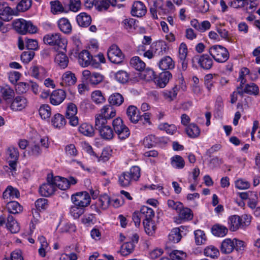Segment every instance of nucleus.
Masks as SVG:
<instances>
[{
	"label": "nucleus",
	"instance_id": "nucleus-1",
	"mask_svg": "<svg viewBox=\"0 0 260 260\" xmlns=\"http://www.w3.org/2000/svg\"><path fill=\"white\" fill-rule=\"evenodd\" d=\"M140 177V168L138 166L132 167L129 171L124 172L118 176V183L122 187H127Z\"/></svg>",
	"mask_w": 260,
	"mask_h": 260
},
{
	"label": "nucleus",
	"instance_id": "nucleus-2",
	"mask_svg": "<svg viewBox=\"0 0 260 260\" xmlns=\"http://www.w3.org/2000/svg\"><path fill=\"white\" fill-rule=\"evenodd\" d=\"M13 28L18 33L25 35L28 32L35 34L38 31L37 27L34 25L31 21H27L23 19H18L13 22Z\"/></svg>",
	"mask_w": 260,
	"mask_h": 260
},
{
	"label": "nucleus",
	"instance_id": "nucleus-3",
	"mask_svg": "<svg viewBox=\"0 0 260 260\" xmlns=\"http://www.w3.org/2000/svg\"><path fill=\"white\" fill-rule=\"evenodd\" d=\"M209 53L217 62H225L229 58L228 49L219 45H215L209 48Z\"/></svg>",
	"mask_w": 260,
	"mask_h": 260
},
{
	"label": "nucleus",
	"instance_id": "nucleus-4",
	"mask_svg": "<svg viewBox=\"0 0 260 260\" xmlns=\"http://www.w3.org/2000/svg\"><path fill=\"white\" fill-rule=\"evenodd\" d=\"M43 41L45 44L57 47L61 49H66L67 41L59 33H50L44 36Z\"/></svg>",
	"mask_w": 260,
	"mask_h": 260
},
{
	"label": "nucleus",
	"instance_id": "nucleus-5",
	"mask_svg": "<svg viewBox=\"0 0 260 260\" xmlns=\"http://www.w3.org/2000/svg\"><path fill=\"white\" fill-rule=\"evenodd\" d=\"M193 68H198V64L201 69L208 70L213 66V60L208 54L197 55L191 59Z\"/></svg>",
	"mask_w": 260,
	"mask_h": 260
},
{
	"label": "nucleus",
	"instance_id": "nucleus-6",
	"mask_svg": "<svg viewBox=\"0 0 260 260\" xmlns=\"http://www.w3.org/2000/svg\"><path fill=\"white\" fill-rule=\"evenodd\" d=\"M112 125L115 133L120 140H125L130 135V131L119 117L113 120Z\"/></svg>",
	"mask_w": 260,
	"mask_h": 260
},
{
	"label": "nucleus",
	"instance_id": "nucleus-7",
	"mask_svg": "<svg viewBox=\"0 0 260 260\" xmlns=\"http://www.w3.org/2000/svg\"><path fill=\"white\" fill-rule=\"evenodd\" d=\"M71 200L74 205L85 208L90 203L91 198L86 191L77 192L71 197Z\"/></svg>",
	"mask_w": 260,
	"mask_h": 260
},
{
	"label": "nucleus",
	"instance_id": "nucleus-8",
	"mask_svg": "<svg viewBox=\"0 0 260 260\" xmlns=\"http://www.w3.org/2000/svg\"><path fill=\"white\" fill-rule=\"evenodd\" d=\"M107 56L111 62L116 64L122 62L124 57L120 48L115 44L111 45L108 49Z\"/></svg>",
	"mask_w": 260,
	"mask_h": 260
},
{
	"label": "nucleus",
	"instance_id": "nucleus-9",
	"mask_svg": "<svg viewBox=\"0 0 260 260\" xmlns=\"http://www.w3.org/2000/svg\"><path fill=\"white\" fill-rule=\"evenodd\" d=\"M7 162L10 167L9 169L12 172L15 173L17 168V161L19 156V153L17 148L11 146L7 149Z\"/></svg>",
	"mask_w": 260,
	"mask_h": 260
},
{
	"label": "nucleus",
	"instance_id": "nucleus-10",
	"mask_svg": "<svg viewBox=\"0 0 260 260\" xmlns=\"http://www.w3.org/2000/svg\"><path fill=\"white\" fill-rule=\"evenodd\" d=\"M55 185L53 183V177L48 176L47 182L42 184L39 188V192L42 196L49 197L55 191Z\"/></svg>",
	"mask_w": 260,
	"mask_h": 260
},
{
	"label": "nucleus",
	"instance_id": "nucleus-11",
	"mask_svg": "<svg viewBox=\"0 0 260 260\" xmlns=\"http://www.w3.org/2000/svg\"><path fill=\"white\" fill-rule=\"evenodd\" d=\"M150 13L154 19L158 18L157 13L159 14H166L168 12L164 0H155L153 1V6L150 8Z\"/></svg>",
	"mask_w": 260,
	"mask_h": 260
},
{
	"label": "nucleus",
	"instance_id": "nucleus-12",
	"mask_svg": "<svg viewBox=\"0 0 260 260\" xmlns=\"http://www.w3.org/2000/svg\"><path fill=\"white\" fill-rule=\"evenodd\" d=\"M82 75L84 79L91 85H96L101 83L104 76L98 73L93 72L91 73L88 70H84L82 72Z\"/></svg>",
	"mask_w": 260,
	"mask_h": 260
},
{
	"label": "nucleus",
	"instance_id": "nucleus-13",
	"mask_svg": "<svg viewBox=\"0 0 260 260\" xmlns=\"http://www.w3.org/2000/svg\"><path fill=\"white\" fill-rule=\"evenodd\" d=\"M77 113V108L73 103H70L67 108L66 116L67 118L69 119L70 124L73 126H76L79 123V119L76 114Z\"/></svg>",
	"mask_w": 260,
	"mask_h": 260
},
{
	"label": "nucleus",
	"instance_id": "nucleus-14",
	"mask_svg": "<svg viewBox=\"0 0 260 260\" xmlns=\"http://www.w3.org/2000/svg\"><path fill=\"white\" fill-rule=\"evenodd\" d=\"M188 54L187 45L184 42L181 43L178 48V57L179 62L181 63V68L183 71L186 70L188 66V61L186 59Z\"/></svg>",
	"mask_w": 260,
	"mask_h": 260
},
{
	"label": "nucleus",
	"instance_id": "nucleus-15",
	"mask_svg": "<svg viewBox=\"0 0 260 260\" xmlns=\"http://www.w3.org/2000/svg\"><path fill=\"white\" fill-rule=\"evenodd\" d=\"M10 107L14 111H21L27 105V99L23 96H17L12 100Z\"/></svg>",
	"mask_w": 260,
	"mask_h": 260
},
{
	"label": "nucleus",
	"instance_id": "nucleus-16",
	"mask_svg": "<svg viewBox=\"0 0 260 260\" xmlns=\"http://www.w3.org/2000/svg\"><path fill=\"white\" fill-rule=\"evenodd\" d=\"M146 12V7L143 3L140 1H136L134 2L131 12L133 16L142 17L145 15Z\"/></svg>",
	"mask_w": 260,
	"mask_h": 260
},
{
	"label": "nucleus",
	"instance_id": "nucleus-17",
	"mask_svg": "<svg viewBox=\"0 0 260 260\" xmlns=\"http://www.w3.org/2000/svg\"><path fill=\"white\" fill-rule=\"evenodd\" d=\"M66 98V93L62 89H57L52 91L50 95V102L57 106L63 102Z\"/></svg>",
	"mask_w": 260,
	"mask_h": 260
},
{
	"label": "nucleus",
	"instance_id": "nucleus-18",
	"mask_svg": "<svg viewBox=\"0 0 260 260\" xmlns=\"http://www.w3.org/2000/svg\"><path fill=\"white\" fill-rule=\"evenodd\" d=\"M13 10L7 3L0 2V19L9 21L12 19Z\"/></svg>",
	"mask_w": 260,
	"mask_h": 260
},
{
	"label": "nucleus",
	"instance_id": "nucleus-19",
	"mask_svg": "<svg viewBox=\"0 0 260 260\" xmlns=\"http://www.w3.org/2000/svg\"><path fill=\"white\" fill-rule=\"evenodd\" d=\"M19 197L20 192L18 189L11 185L7 186L3 193V198L5 201H10Z\"/></svg>",
	"mask_w": 260,
	"mask_h": 260
},
{
	"label": "nucleus",
	"instance_id": "nucleus-20",
	"mask_svg": "<svg viewBox=\"0 0 260 260\" xmlns=\"http://www.w3.org/2000/svg\"><path fill=\"white\" fill-rule=\"evenodd\" d=\"M7 202L6 210L12 214H19L23 211V207L17 201H5Z\"/></svg>",
	"mask_w": 260,
	"mask_h": 260
},
{
	"label": "nucleus",
	"instance_id": "nucleus-21",
	"mask_svg": "<svg viewBox=\"0 0 260 260\" xmlns=\"http://www.w3.org/2000/svg\"><path fill=\"white\" fill-rule=\"evenodd\" d=\"M172 77V75L170 72H163L160 73L157 77L155 78V82L160 88H164L168 83Z\"/></svg>",
	"mask_w": 260,
	"mask_h": 260
},
{
	"label": "nucleus",
	"instance_id": "nucleus-22",
	"mask_svg": "<svg viewBox=\"0 0 260 260\" xmlns=\"http://www.w3.org/2000/svg\"><path fill=\"white\" fill-rule=\"evenodd\" d=\"M151 49L156 56H162L167 52L168 47L165 41H159L153 43L151 46Z\"/></svg>",
	"mask_w": 260,
	"mask_h": 260
},
{
	"label": "nucleus",
	"instance_id": "nucleus-23",
	"mask_svg": "<svg viewBox=\"0 0 260 260\" xmlns=\"http://www.w3.org/2000/svg\"><path fill=\"white\" fill-rule=\"evenodd\" d=\"M259 91L258 86L254 83H250L246 84L243 90L242 89L238 90V93L241 95H243L244 93H246L250 95L257 96L259 94Z\"/></svg>",
	"mask_w": 260,
	"mask_h": 260
},
{
	"label": "nucleus",
	"instance_id": "nucleus-24",
	"mask_svg": "<svg viewBox=\"0 0 260 260\" xmlns=\"http://www.w3.org/2000/svg\"><path fill=\"white\" fill-rule=\"evenodd\" d=\"M92 60V56L88 51L84 50L78 54L79 63L83 67L89 66Z\"/></svg>",
	"mask_w": 260,
	"mask_h": 260
},
{
	"label": "nucleus",
	"instance_id": "nucleus-25",
	"mask_svg": "<svg viewBox=\"0 0 260 260\" xmlns=\"http://www.w3.org/2000/svg\"><path fill=\"white\" fill-rule=\"evenodd\" d=\"M0 93L3 100L7 103L11 102L15 96L14 90L8 85L1 87Z\"/></svg>",
	"mask_w": 260,
	"mask_h": 260
},
{
	"label": "nucleus",
	"instance_id": "nucleus-26",
	"mask_svg": "<svg viewBox=\"0 0 260 260\" xmlns=\"http://www.w3.org/2000/svg\"><path fill=\"white\" fill-rule=\"evenodd\" d=\"M61 84L62 86H72L77 81V78L74 73L71 71L65 72L62 76Z\"/></svg>",
	"mask_w": 260,
	"mask_h": 260
},
{
	"label": "nucleus",
	"instance_id": "nucleus-27",
	"mask_svg": "<svg viewBox=\"0 0 260 260\" xmlns=\"http://www.w3.org/2000/svg\"><path fill=\"white\" fill-rule=\"evenodd\" d=\"M158 65L161 70H172L175 67V62L171 57L166 56L159 60Z\"/></svg>",
	"mask_w": 260,
	"mask_h": 260
},
{
	"label": "nucleus",
	"instance_id": "nucleus-28",
	"mask_svg": "<svg viewBox=\"0 0 260 260\" xmlns=\"http://www.w3.org/2000/svg\"><path fill=\"white\" fill-rule=\"evenodd\" d=\"M30 73L32 77L41 80L46 76V71L42 66H34L30 69Z\"/></svg>",
	"mask_w": 260,
	"mask_h": 260
},
{
	"label": "nucleus",
	"instance_id": "nucleus-29",
	"mask_svg": "<svg viewBox=\"0 0 260 260\" xmlns=\"http://www.w3.org/2000/svg\"><path fill=\"white\" fill-rule=\"evenodd\" d=\"M126 115L128 119L134 123H137L141 118L137 108L134 106H129L127 108Z\"/></svg>",
	"mask_w": 260,
	"mask_h": 260
},
{
	"label": "nucleus",
	"instance_id": "nucleus-30",
	"mask_svg": "<svg viewBox=\"0 0 260 260\" xmlns=\"http://www.w3.org/2000/svg\"><path fill=\"white\" fill-rule=\"evenodd\" d=\"M76 21L80 26L86 27L91 24V18L86 13L82 12L77 16Z\"/></svg>",
	"mask_w": 260,
	"mask_h": 260
},
{
	"label": "nucleus",
	"instance_id": "nucleus-31",
	"mask_svg": "<svg viewBox=\"0 0 260 260\" xmlns=\"http://www.w3.org/2000/svg\"><path fill=\"white\" fill-rule=\"evenodd\" d=\"M212 234L216 237H223L228 232V228L222 224L216 223L214 224L211 228Z\"/></svg>",
	"mask_w": 260,
	"mask_h": 260
},
{
	"label": "nucleus",
	"instance_id": "nucleus-32",
	"mask_svg": "<svg viewBox=\"0 0 260 260\" xmlns=\"http://www.w3.org/2000/svg\"><path fill=\"white\" fill-rule=\"evenodd\" d=\"M137 22L138 21L135 19L128 17L122 20L121 25L123 28L128 32H133L137 27Z\"/></svg>",
	"mask_w": 260,
	"mask_h": 260
},
{
	"label": "nucleus",
	"instance_id": "nucleus-33",
	"mask_svg": "<svg viewBox=\"0 0 260 260\" xmlns=\"http://www.w3.org/2000/svg\"><path fill=\"white\" fill-rule=\"evenodd\" d=\"M184 229L183 226L174 228L168 236L169 240L174 243L179 242L182 238L181 232H182Z\"/></svg>",
	"mask_w": 260,
	"mask_h": 260
},
{
	"label": "nucleus",
	"instance_id": "nucleus-34",
	"mask_svg": "<svg viewBox=\"0 0 260 260\" xmlns=\"http://www.w3.org/2000/svg\"><path fill=\"white\" fill-rule=\"evenodd\" d=\"M220 251L224 254L231 253L234 249V244L233 240L226 238L223 240L221 243Z\"/></svg>",
	"mask_w": 260,
	"mask_h": 260
},
{
	"label": "nucleus",
	"instance_id": "nucleus-35",
	"mask_svg": "<svg viewBox=\"0 0 260 260\" xmlns=\"http://www.w3.org/2000/svg\"><path fill=\"white\" fill-rule=\"evenodd\" d=\"M98 131L100 136L104 140H110L114 137V133L113 130L109 125H107Z\"/></svg>",
	"mask_w": 260,
	"mask_h": 260
},
{
	"label": "nucleus",
	"instance_id": "nucleus-36",
	"mask_svg": "<svg viewBox=\"0 0 260 260\" xmlns=\"http://www.w3.org/2000/svg\"><path fill=\"white\" fill-rule=\"evenodd\" d=\"M6 227L13 233L18 232L20 229L18 223L11 215H8L7 217Z\"/></svg>",
	"mask_w": 260,
	"mask_h": 260
},
{
	"label": "nucleus",
	"instance_id": "nucleus-37",
	"mask_svg": "<svg viewBox=\"0 0 260 260\" xmlns=\"http://www.w3.org/2000/svg\"><path fill=\"white\" fill-rule=\"evenodd\" d=\"M58 26L62 32L69 34L72 31V25L69 20L66 18H62L58 20Z\"/></svg>",
	"mask_w": 260,
	"mask_h": 260
},
{
	"label": "nucleus",
	"instance_id": "nucleus-38",
	"mask_svg": "<svg viewBox=\"0 0 260 260\" xmlns=\"http://www.w3.org/2000/svg\"><path fill=\"white\" fill-rule=\"evenodd\" d=\"M53 181L56 189L58 187L61 190H64L69 188V181L67 178L57 176L53 178Z\"/></svg>",
	"mask_w": 260,
	"mask_h": 260
},
{
	"label": "nucleus",
	"instance_id": "nucleus-39",
	"mask_svg": "<svg viewBox=\"0 0 260 260\" xmlns=\"http://www.w3.org/2000/svg\"><path fill=\"white\" fill-rule=\"evenodd\" d=\"M177 212L179 215V219L180 220V222L190 220L193 217V213L191 210L189 208H184L183 206Z\"/></svg>",
	"mask_w": 260,
	"mask_h": 260
},
{
	"label": "nucleus",
	"instance_id": "nucleus-40",
	"mask_svg": "<svg viewBox=\"0 0 260 260\" xmlns=\"http://www.w3.org/2000/svg\"><path fill=\"white\" fill-rule=\"evenodd\" d=\"M54 61L60 68L65 69L68 65L69 58L64 53L58 52L55 57Z\"/></svg>",
	"mask_w": 260,
	"mask_h": 260
},
{
	"label": "nucleus",
	"instance_id": "nucleus-41",
	"mask_svg": "<svg viewBox=\"0 0 260 260\" xmlns=\"http://www.w3.org/2000/svg\"><path fill=\"white\" fill-rule=\"evenodd\" d=\"M26 151L28 155L32 157H38L42 153V149L39 144L35 142L30 143Z\"/></svg>",
	"mask_w": 260,
	"mask_h": 260
},
{
	"label": "nucleus",
	"instance_id": "nucleus-42",
	"mask_svg": "<svg viewBox=\"0 0 260 260\" xmlns=\"http://www.w3.org/2000/svg\"><path fill=\"white\" fill-rule=\"evenodd\" d=\"M228 223L230 230L231 231H236L239 228H242L240 220V216L238 215H235L230 217Z\"/></svg>",
	"mask_w": 260,
	"mask_h": 260
},
{
	"label": "nucleus",
	"instance_id": "nucleus-43",
	"mask_svg": "<svg viewBox=\"0 0 260 260\" xmlns=\"http://www.w3.org/2000/svg\"><path fill=\"white\" fill-rule=\"evenodd\" d=\"M170 162L172 167L176 169H182L185 164L183 158L178 155H175L170 158Z\"/></svg>",
	"mask_w": 260,
	"mask_h": 260
},
{
	"label": "nucleus",
	"instance_id": "nucleus-44",
	"mask_svg": "<svg viewBox=\"0 0 260 260\" xmlns=\"http://www.w3.org/2000/svg\"><path fill=\"white\" fill-rule=\"evenodd\" d=\"M100 114L107 119H110L115 116L116 110L111 105H107L100 110Z\"/></svg>",
	"mask_w": 260,
	"mask_h": 260
},
{
	"label": "nucleus",
	"instance_id": "nucleus-45",
	"mask_svg": "<svg viewBox=\"0 0 260 260\" xmlns=\"http://www.w3.org/2000/svg\"><path fill=\"white\" fill-rule=\"evenodd\" d=\"M79 132L84 136L92 137L94 134L93 126L87 123H82L78 128Z\"/></svg>",
	"mask_w": 260,
	"mask_h": 260
},
{
	"label": "nucleus",
	"instance_id": "nucleus-46",
	"mask_svg": "<svg viewBox=\"0 0 260 260\" xmlns=\"http://www.w3.org/2000/svg\"><path fill=\"white\" fill-rule=\"evenodd\" d=\"M250 74L249 70L247 68H242L240 72L239 77L237 81L240 82V85L237 87L238 90H242L243 88V85L246 83L247 80L246 77Z\"/></svg>",
	"mask_w": 260,
	"mask_h": 260
},
{
	"label": "nucleus",
	"instance_id": "nucleus-47",
	"mask_svg": "<svg viewBox=\"0 0 260 260\" xmlns=\"http://www.w3.org/2000/svg\"><path fill=\"white\" fill-rule=\"evenodd\" d=\"M186 133L188 137L191 138L198 137L200 134V129L194 123H191L186 127Z\"/></svg>",
	"mask_w": 260,
	"mask_h": 260
},
{
	"label": "nucleus",
	"instance_id": "nucleus-48",
	"mask_svg": "<svg viewBox=\"0 0 260 260\" xmlns=\"http://www.w3.org/2000/svg\"><path fill=\"white\" fill-rule=\"evenodd\" d=\"M139 213L142 217L143 220L153 219L155 215L153 209L145 206L141 207Z\"/></svg>",
	"mask_w": 260,
	"mask_h": 260
},
{
	"label": "nucleus",
	"instance_id": "nucleus-49",
	"mask_svg": "<svg viewBox=\"0 0 260 260\" xmlns=\"http://www.w3.org/2000/svg\"><path fill=\"white\" fill-rule=\"evenodd\" d=\"M124 101L122 95L119 93H114L110 95L108 98V102L110 105L119 106Z\"/></svg>",
	"mask_w": 260,
	"mask_h": 260
},
{
	"label": "nucleus",
	"instance_id": "nucleus-50",
	"mask_svg": "<svg viewBox=\"0 0 260 260\" xmlns=\"http://www.w3.org/2000/svg\"><path fill=\"white\" fill-rule=\"evenodd\" d=\"M130 64L133 68L139 71H143L146 66L145 63L138 56L132 57L130 60Z\"/></svg>",
	"mask_w": 260,
	"mask_h": 260
},
{
	"label": "nucleus",
	"instance_id": "nucleus-51",
	"mask_svg": "<svg viewBox=\"0 0 260 260\" xmlns=\"http://www.w3.org/2000/svg\"><path fill=\"white\" fill-rule=\"evenodd\" d=\"M52 123L55 127L60 128L66 124V120L63 115L57 113L53 117Z\"/></svg>",
	"mask_w": 260,
	"mask_h": 260
},
{
	"label": "nucleus",
	"instance_id": "nucleus-52",
	"mask_svg": "<svg viewBox=\"0 0 260 260\" xmlns=\"http://www.w3.org/2000/svg\"><path fill=\"white\" fill-rule=\"evenodd\" d=\"M143 225L145 232L148 235H152L155 232L156 226L153 219L143 220Z\"/></svg>",
	"mask_w": 260,
	"mask_h": 260
},
{
	"label": "nucleus",
	"instance_id": "nucleus-53",
	"mask_svg": "<svg viewBox=\"0 0 260 260\" xmlns=\"http://www.w3.org/2000/svg\"><path fill=\"white\" fill-rule=\"evenodd\" d=\"M110 204V198L107 194L101 196L96 201V205L98 207L102 210L108 208Z\"/></svg>",
	"mask_w": 260,
	"mask_h": 260
},
{
	"label": "nucleus",
	"instance_id": "nucleus-54",
	"mask_svg": "<svg viewBox=\"0 0 260 260\" xmlns=\"http://www.w3.org/2000/svg\"><path fill=\"white\" fill-rule=\"evenodd\" d=\"M38 240L40 244V246L38 250L39 254L41 256L45 257L46 252L49 248V245L46 238L43 236L39 237Z\"/></svg>",
	"mask_w": 260,
	"mask_h": 260
},
{
	"label": "nucleus",
	"instance_id": "nucleus-55",
	"mask_svg": "<svg viewBox=\"0 0 260 260\" xmlns=\"http://www.w3.org/2000/svg\"><path fill=\"white\" fill-rule=\"evenodd\" d=\"M39 112L42 119H49L51 115V108L48 105H42L39 109Z\"/></svg>",
	"mask_w": 260,
	"mask_h": 260
},
{
	"label": "nucleus",
	"instance_id": "nucleus-56",
	"mask_svg": "<svg viewBox=\"0 0 260 260\" xmlns=\"http://www.w3.org/2000/svg\"><path fill=\"white\" fill-rule=\"evenodd\" d=\"M91 100L96 104L104 103L106 99L100 90H95L91 93Z\"/></svg>",
	"mask_w": 260,
	"mask_h": 260
},
{
	"label": "nucleus",
	"instance_id": "nucleus-57",
	"mask_svg": "<svg viewBox=\"0 0 260 260\" xmlns=\"http://www.w3.org/2000/svg\"><path fill=\"white\" fill-rule=\"evenodd\" d=\"M85 211L84 208L77 205L72 206L70 209V214L74 218L78 219Z\"/></svg>",
	"mask_w": 260,
	"mask_h": 260
},
{
	"label": "nucleus",
	"instance_id": "nucleus-58",
	"mask_svg": "<svg viewBox=\"0 0 260 260\" xmlns=\"http://www.w3.org/2000/svg\"><path fill=\"white\" fill-rule=\"evenodd\" d=\"M195 242L197 245H200L206 241V236L204 231L198 230L194 232Z\"/></svg>",
	"mask_w": 260,
	"mask_h": 260
},
{
	"label": "nucleus",
	"instance_id": "nucleus-59",
	"mask_svg": "<svg viewBox=\"0 0 260 260\" xmlns=\"http://www.w3.org/2000/svg\"><path fill=\"white\" fill-rule=\"evenodd\" d=\"M204 254L212 258L217 257L219 254L218 249L214 246L210 245L206 247L204 250Z\"/></svg>",
	"mask_w": 260,
	"mask_h": 260
},
{
	"label": "nucleus",
	"instance_id": "nucleus-60",
	"mask_svg": "<svg viewBox=\"0 0 260 260\" xmlns=\"http://www.w3.org/2000/svg\"><path fill=\"white\" fill-rule=\"evenodd\" d=\"M107 120L108 119L100 113L96 114L95 116V127L96 129L99 130L107 125Z\"/></svg>",
	"mask_w": 260,
	"mask_h": 260
},
{
	"label": "nucleus",
	"instance_id": "nucleus-61",
	"mask_svg": "<svg viewBox=\"0 0 260 260\" xmlns=\"http://www.w3.org/2000/svg\"><path fill=\"white\" fill-rule=\"evenodd\" d=\"M177 92V88L175 87L170 90H165L162 94L165 100L171 102L176 98Z\"/></svg>",
	"mask_w": 260,
	"mask_h": 260
},
{
	"label": "nucleus",
	"instance_id": "nucleus-62",
	"mask_svg": "<svg viewBox=\"0 0 260 260\" xmlns=\"http://www.w3.org/2000/svg\"><path fill=\"white\" fill-rule=\"evenodd\" d=\"M159 128L161 130L165 131L167 134L170 135H173L177 131V127L175 125L173 124H169L168 123L160 124Z\"/></svg>",
	"mask_w": 260,
	"mask_h": 260
},
{
	"label": "nucleus",
	"instance_id": "nucleus-63",
	"mask_svg": "<svg viewBox=\"0 0 260 260\" xmlns=\"http://www.w3.org/2000/svg\"><path fill=\"white\" fill-rule=\"evenodd\" d=\"M157 143V138L155 136L150 135L146 136L143 140V145L145 147L148 148L153 147Z\"/></svg>",
	"mask_w": 260,
	"mask_h": 260
},
{
	"label": "nucleus",
	"instance_id": "nucleus-64",
	"mask_svg": "<svg viewBox=\"0 0 260 260\" xmlns=\"http://www.w3.org/2000/svg\"><path fill=\"white\" fill-rule=\"evenodd\" d=\"M172 260H185L186 254L182 251L174 250L170 254Z\"/></svg>",
	"mask_w": 260,
	"mask_h": 260
}]
</instances>
